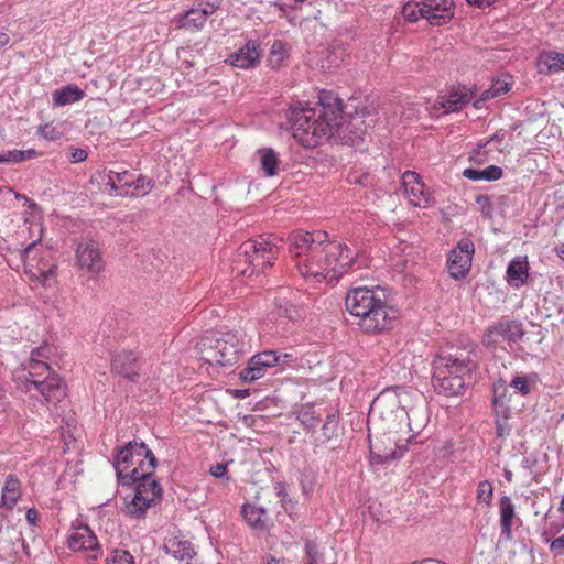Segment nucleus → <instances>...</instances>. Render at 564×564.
Here are the masks:
<instances>
[{"label":"nucleus","mask_w":564,"mask_h":564,"mask_svg":"<svg viewBox=\"0 0 564 564\" xmlns=\"http://www.w3.org/2000/svg\"><path fill=\"white\" fill-rule=\"evenodd\" d=\"M370 111L357 99L346 105L334 91L322 90L315 107H291L288 119L293 137L304 148H315L332 138L358 147L366 141Z\"/></svg>","instance_id":"1"},{"label":"nucleus","mask_w":564,"mask_h":564,"mask_svg":"<svg viewBox=\"0 0 564 564\" xmlns=\"http://www.w3.org/2000/svg\"><path fill=\"white\" fill-rule=\"evenodd\" d=\"M288 245L297 271L305 279L338 280L366 264V258L347 245L327 240L325 231H293L288 237Z\"/></svg>","instance_id":"2"},{"label":"nucleus","mask_w":564,"mask_h":564,"mask_svg":"<svg viewBox=\"0 0 564 564\" xmlns=\"http://www.w3.org/2000/svg\"><path fill=\"white\" fill-rule=\"evenodd\" d=\"M400 392H405V388L401 386H392L383 389L372 401L368 424H372L377 434L382 432L380 436L369 434L370 463L372 465H384L403 455L401 446L398 445L395 435L389 429L386 431L379 425L378 420H383V415H392L400 409Z\"/></svg>","instance_id":"3"},{"label":"nucleus","mask_w":564,"mask_h":564,"mask_svg":"<svg viewBox=\"0 0 564 564\" xmlns=\"http://www.w3.org/2000/svg\"><path fill=\"white\" fill-rule=\"evenodd\" d=\"M345 306L351 315L359 317L360 328L368 334L390 329L398 314L381 290L366 286L350 290L345 297Z\"/></svg>","instance_id":"4"},{"label":"nucleus","mask_w":564,"mask_h":564,"mask_svg":"<svg viewBox=\"0 0 564 564\" xmlns=\"http://www.w3.org/2000/svg\"><path fill=\"white\" fill-rule=\"evenodd\" d=\"M115 469L118 481L126 486L128 480L138 475L150 476L154 474L158 459L144 442L137 440L115 448Z\"/></svg>","instance_id":"5"},{"label":"nucleus","mask_w":564,"mask_h":564,"mask_svg":"<svg viewBox=\"0 0 564 564\" xmlns=\"http://www.w3.org/2000/svg\"><path fill=\"white\" fill-rule=\"evenodd\" d=\"M245 343L237 334L207 333L198 343L200 357L209 365L228 366L237 362L243 352Z\"/></svg>","instance_id":"6"},{"label":"nucleus","mask_w":564,"mask_h":564,"mask_svg":"<svg viewBox=\"0 0 564 564\" xmlns=\"http://www.w3.org/2000/svg\"><path fill=\"white\" fill-rule=\"evenodd\" d=\"M29 377L28 390L33 387L47 403L55 404L65 398V384L57 375L52 373L48 364L31 360Z\"/></svg>","instance_id":"7"},{"label":"nucleus","mask_w":564,"mask_h":564,"mask_svg":"<svg viewBox=\"0 0 564 564\" xmlns=\"http://www.w3.org/2000/svg\"><path fill=\"white\" fill-rule=\"evenodd\" d=\"M279 247L274 240L259 237L254 240H247L237 250V261L248 263L252 268L249 275L254 272H263L265 267L273 265L276 259Z\"/></svg>","instance_id":"8"},{"label":"nucleus","mask_w":564,"mask_h":564,"mask_svg":"<svg viewBox=\"0 0 564 564\" xmlns=\"http://www.w3.org/2000/svg\"><path fill=\"white\" fill-rule=\"evenodd\" d=\"M475 349L471 346L463 348H444L433 360V369L445 370L446 372L470 376L477 368Z\"/></svg>","instance_id":"9"},{"label":"nucleus","mask_w":564,"mask_h":564,"mask_svg":"<svg viewBox=\"0 0 564 564\" xmlns=\"http://www.w3.org/2000/svg\"><path fill=\"white\" fill-rule=\"evenodd\" d=\"M524 334L523 324L520 321L503 316L486 329L482 345L488 349L495 350L502 341L508 344L520 341Z\"/></svg>","instance_id":"10"},{"label":"nucleus","mask_w":564,"mask_h":564,"mask_svg":"<svg viewBox=\"0 0 564 564\" xmlns=\"http://www.w3.org/2000/svg\"><path fill=\"white\" fill-rule=\"evenodd\" d=\"M75 259L77 270L89 279H96L105 269V260L94 241L78 243Z\"/></svg>","instance_id":"11"},{"label":"nucleus","mask_w":564,"mask_h":564,"mask_svg":"<svg viewBox=\"0 0 564 564\" xmlns=\"http://www.w3.org/2000/svg\"><path fill=\"white\" fill-rule=\"evenodd\" d=\"M402 184L412 205L426 208L435 203L433 195L425 188L416 172L406 171L402 175Z\"/></svg>","instance_id":"12"},{"label":"nucleus","mask_w":564,"mask_h":564,"mask_svg":"<svg viewBox=\"0 0 564 564\" xmlns=\"http://www.w3.org/2000/svg\"><path fill=\"white\" fill-rule=\"evenodd\" d=\"M279 364V358L271 350H264L252 356L239 377L242 382H253L265 376L269 368Z\"/></svg>","instance_id":"13"},{"label":"nucleus","mask_w":564,"mask_h":564,"mask_svg":"<svg viewBox=\"0 0 564 564\" xmlns=\"http://www.w3.org/2000/svg\"><path fill=\"white\" fill-rule=\"evenodd\" d=\"M141 362L138 355L132 350H121L112 355L111 371L132 382L140 377Z\"/></svg>","instance_id":"14"},{"label":"nucleus","mask_w":564,"mask_h":564,"mask_svg":"<svg viewBox=\"0 0 564 564\" xmlns=\"http://www.w3.org/2000/svg\"><path fill=\"white\" fill-rule=\"evenodd\" d=\"M67 543L72 551L90 552L91 558H97L100 553L97 536L87 524L74 528L68 535Z\"/></svg>","instance_id":"15"},{"label":"nucleus","mask_w":564,"mask_h":564,"mask_svg":"<svg viewBox=\"0 0 564 564\" xmlns=\"http://www.w3.org/2000/svg\"><path fill=\"white\" fill-rule=\"evenodd\" d=\"M432 383L437 394L445 397H457L465 390V377L446 372L441 369H433Z\"/></svg>","instance_id":"16"},{"label":"nucleus","mask_w":564,"mask_h":564,"mask_svg":"<svg viewBox=\"0 0 564 564\" xmlns=\"http://www.w3.org/2000/svg\"><path fill=\"white\" fill-rule=\"evenodd\" d=\"M420 10L432 25H443L454 15V4L451 0H421Z\"/></svg>","instance_id":"17"},{"label":"nucleus","mask_w":564,"mask_h":564,"mask_svg":"<svg viewBox=\"0 0 564 564\" xmlns=\"http://www.w3.org/2000/svg\"><path fill=\"white\" fill-rule=\"evenodd\" d=\"M162 549L166 554L184 564H191V561L197 555L193 543L181 536L165 539Z\"/></svg>","instance_id":"18"},{"label":"nucleus","mask_w":564,"mask_h":564,"mask_svg":"<svg viewBox=\"0 0 564 564\" xmlns=\"http://www.w3.org/2000/svg\"><path fill=\"white\" fill-rule=\"evenodd\" d=\"M126 486H134V492L151 499L153 503H159L162 499V487L154 478V474L150 476L138 475L128 480Z\"/></svg>","instance_id":"19"},{"label":"nucleus","mask_w":564,"mask_h":564,"mask_svg":"<svg viewBox=\"0 0 564 564\" xmlns=\"http://www.w3.org/2000/svg\"><path fill=\"white\" fill-rule=\"evenodd\" d=\"M235 67L250 68L256 66L260 59V45L257 41H248L241 48L229 56Z\"/></svg>","instance_id":"20"},{"label":"nucleus","mask_w":564,"mask_h":564,"mask_svg":"<svg viewBox=\"0 0 564 564\" xmlns=\"http://www.w3.org/2000/svg\"><path fill=\"white\" fill-rule=\"evenodd\" d=\"M529 261L528 257H516L513 258L507 268L506 279L510 286L520 289L528 283L529 279Z\"/></svg>","instance_id":"21"},{"label":"nucleus","mask_w":564,"mask_h":564,"mask_svg":"<svg viewBox=\"0 0 564 564\" xmlns=\"http://www.w3.org/2000/svg\"><path fill=\"white\" fill-rule=\"evenodd\" d=\"M476 94V88H468L466 86L453 89L446 97L442 98L440 105L444 108L445 112H455L463 109L467 104L470 102Z\"/></svg>","instance_id":"22"},{"label":"nucleus","mask_w":564,"mask_h":564,"mask_svg":"<svg viewBox=\"0 0 564 564\" xmlns=\"http://www.w3.org/2000/svg\"><path fill=\"white\" fill-rule=\"evenodd\" d=\"M538 70L543 75L564 73V53L552 50L541 51L536 57Z\"/></svg>","instance_id":"23"},{"label":"nucleus","mask_w":564,"mask_h":564,"mask_svg":"<svg viewBox=\"0 0 564 564\" xmlns=\"http://www.w3.org/2000/svg\"><path fill=\"white\" fill-rule=\"evenodd\" d=\"M152 506H155V503H153L151 499L133 492V496L130 499L129 497H126L122 512L132 519L140 520L145 518L147 511Z\"/></svg>","instance_id":"24"},{"label":"nucleus","mask_w":564,"mask_h":564,"mask_svg":"<svg viewBox=\"0 0 564 564\" xmlns=\"http://www.w3.org/2000/svg\"><path fill=\"white\" fill-rule=\"evenodd\" d=\"M470 256L456 253V251H449L447 257V268L452 278L455 280L465 278L470 269Z\"/></svg>","instance_id":"25"},{"label":"nucleus","mask_w":564,"mask_h":564,"mask_svg":"<svg viewBox=\"0 0 564 564\" xmlns=\"http://www.w3.org/2000/svg\"><path fill=\"white\" fill-rule=\"evenodd\" d=\"M241 513L247 523L254 530L267 529L269 517L265 508L246 503L242 506Z\"/></svg>","instance_id":"26"},{"label":"nucleus","mask_w":564,"mask_h":564,"mask_svg":"<svg viewBox=\"0 0 564 564\" xmlns=\"http://www.w3.org/2000/svg\"><path fill=\"white\" fill-rule=\"evenodd\" d=\"M21 497V482L17 475L9 474L2 488L1 505L12 509Z\"/></svg>","instance_id":"27"},{"label":"nucleus","mask_w":564,"mask_h":564,"mask_svg":"<svg viewBox=\"0 0 564 564\" xmlns=\"http://www.w3.org/2000/svg\"><path fill=\"white\" fill-rule=\"evenodd\" d=\"M501 534L506 539H511L512 520L516 516L514 505L509 496H502L499 500Z\"/></svg>","instance_id":"28"},{"label":"nucleus","mask_w":564,"mask_h":564,"mask_svg":"<svg viewBox=\"0 0 564 564\" xmlns=\"http://www.w3.org/2000/svg\"><path fill=\"white\" fill-rule=\"evenodd\" d=\"M84 97V90L77 85H67L53 93V104L56 107H62L79 101Z\"/></svg>","instance_id":"29"},{"label":"nucleus","mask_w":564,"mask_h":564,"mask_svg":"<svg viewBox=\"0 0 564 564\" xmlns=\"http://www.w3.org/2000/svg\"><path fill=\"white\" fill-rule=\"evenodd\" d=\"M338 415L335 413H328L324 421L321 432L314 437V445L316 447L326 445L337 434L338 429Z\"/></svg>","instance_id":"30"},{"label":"nucleus","mask_w":564,"mask_h":564,"mask_svg":"<svg viewBox=\"0 0 564 564\" xmlns=\"http://www.w3.org/2000/svg\"><path fill=\"white\" fill-rule=\"evenodd\" d=\"M502 175L503 170L497 165H489L485 170L468 167L463 171V176L470 181H498Z\"/></svg>","instance_id":"31"},{"label":"nucleus","mask_w":564,"mask_h":564,"mask_svg":"<svg viewBox=\"0 0 564 564\" xmlns=\"http://www.w3.org/2000/svg\"><path fill=\"white\" fill-rule=\"evenodd\" d=\"M492 409L494 411H511L510 393L507 383L502 380L495 382L492 387Z\"/></svg>","instance_id":"32"},{"label":"nucleus","mask_w":564,"mask_h":564,"mask_svg":"<svg viewBox=\"0 0 564 564\" xmlns=\"http://www.w3.org/2000/svg\"><path fill=\"white\" fill-rule=\"evenodd\" d=\"M296 416L306 430L315 429L322 420V413L313 404L302 405Z\"/></svg>","instance_id":"33"},{"label":"nucleus","mask_w":564,"mask_h":564,"mask_svg":"<svg viewBox=\"0 0 564 564\" xmlns=\"http://www.w3.org/2000/svg\"><path fill=\"white\" fill-rule=\"evenodd\" d=\"M207 18L195 8L187 10L178 20L180 26L188 29L191 31L200 30Z\"/></svg>","instance_id":"34"},{"label":"nucleus","mask_w":564,"mask_h":564,"mask_svg":"<svg viewBox=\"0 0 564 564\" xmlns=\"http://www.w3.org/2000/svg\"><path fill=\"white\" fill-rule=\"evenodd\" d=\"M305 564H324V549L316 540L306 539L304 543Z\"/></svg>","instance_id":"35"},{"label":"nucleus","mask_w":564,"mask_h":564,"mask_svg":"<svg viewBox=\"0 0 564 564\" xmlns=\"http://www.w3.org/2000/svg\"><path fill=\"white\" fill-rule=\"evenodd\" d=\"M288 57V48L286 43L283 41L276 40L272 43L270 53H269V65L272 68H279L282 66L284 59Z\"/></svg>","instance_id":"36"},{"label":"nucleus","mask_w":564,"mask_h":564,"mask_svg":"<svg viewBox=\"0 0 564 564\" xmlns=\"http://www.w3.org/2000/svg\"><path fill=\"white\" fill-rule=\"evenodd\" d=\"M406 415L409 419V430L413 434H419L426 426L427 415L423 409L416 406L412 408Z\"/></svg>","instance_id":"37"},{"label":"nucleus","mask_w":564,"mask_h":564,"mask_svg":"<svg viewBox=\"0 0 564 564\" xmlns=\"http://www.w3.org/2000/svg\"><path fill=\"white\" fill-rule=\"evenodd\" d=\"M261 167L267 176H273L276 174L278 167V155L272 149H262L259 151Z\"/></svg>","instance_id":"38"},{"label":"nucleus","mask_w":564,"mask_h":564,"mask_svg":"<svg viewBox=\"0 0 564 564\" xmlns=\"http://www.w3.org/2000/svg\"><path fill=\"white\" fill-rule=\"evenodd\" d=\"M276 307L278 314L290 321H297L302 317L301 308L285 297L276 301Z\"/></svg>","instance_id":"39"},{"label":"nucleus","mask_w":564,"mask_h":564,"mask_svg":"<svg viewBox=\"0 0 564 564\" xmlns=\"http://www.w3.org/2000/svg\"><path fill=\"white\" fill-rule=\"evenodd\" d=\"M131 187H133V189H129L130 196H143L152 191V188L154 187V182L153 180L143 175H139L137 178L132 176Z\"/></svg>","instance_id":"40"},{"label":"nucleus","mask_w":564,"mask_h":564,"mask_svg":"<svg viewBox=\"0 0 564 564\" xmlns=\"http://www.w3.org/2000/svg\"><path fill=\"white\" fill-rule=\"evenodd\" d=\"M511 411H494L495 413V425H496V436L499 438H505L510 435L511 425L509 424Z\"/></svg>","instance_id":"41"},{"label":"nucleus","mask_w":564,"mask_h":564,"mask_svg":"<svg viewBox=\"0 0 564 564\" xmlns=\"http://www.w3.org/2000/svg\"><path fill=\"white\" fill-rule=\"evenodd\" d=\"M132 174H130L128 171L122 172H115L109 171L108 178L112 180L113 183H118L121 186V196H128L129 189L131 188V178Z\"/></svg>","instance_id":"42"},{"label":"nucleus","mask_w":564,"mask_h":564,"mask_svg":"<svg viewBox=\"0 0 564 564\" xmlns=\"http://www.w3.org/2000/svg\"><path fill=\"white\" fill-rule=\"evenodd\" d=\"M421 0H411L405 3L402 8V14L409 22H416L420 19H424V13L420 10Z\"/></svg>","instance_id":"43"},{"label":"nucleus","mask_w":564,"mask_h":564,"mask_svg":"<svg viewBox=\"0 0 564 564\" xmlns=\"http://www.w3.org/2000/svg\"><path fill=\"white\" fill-rule=\"evenodd\" d=\"M7 163H20L26 160L35 159L39 153L34 149L9 150L6 152Z\"/></svg>","instance_id":"44"},{"label":"nucleus","mask_w":564,"mask_h":564,"mask_svg":"<svg viewBox=\"0 0 564 564\" xmlns=\"http://www.w3.org/2000/svg\"><path fill=\"white\" fill-rule=\"evenodd\" d=\"M106 564H134V560L130 552L116 549L107 558Z\"/></svg>","instance_id":"45"},{"label":"nucleus","mask_w":564,"mask_h":564,"mask_svg":"<svg viewBox=\"0 0 564 564\" xmlns=\"http://www.w3.org/2000/svg\"><path fill=\"white\" fill-rule=\"evenodd\" d=\"M494 489L488 480L480 481L477 488V500L489 506L492 500Z\"/></svg>","instance_id":"46"},{"label":"nucleus","mask_w":564,"mask_h":564,"mask_svg":"<svg viewBox=\"0 0 564 564\" xmlns=\"http://www.w3.org/2000/svg\"><path fill=\"white\" fill-rule=\"evenodd\" d=\"M220 7V0H196L195 9H198L206 18L216 12Z\"/></svg>","instance_id":"47"},{"label":"nucleus","mask_w":564,"mask_h":564,"mask_svg":"<svg viewBox=\"0 0 564 564\" xmlns=\"http://www.w3.org/2000/svg\"><path fill=\"white\" fill-rule=\"evenodd\" d=\"M476 203L478 204L480 213L484 217H492L494 206L488 195H478L476 198Z\"/></svg>","instance_id":"48"},{"label":"nucleus","mask_w":564,"mask_h":564,"mask_svg":"<svg viewBox=\"0 0 564 564\" xmlns=\"http://www.w3.org/2000/svg\"><path fill=\"white\" fill-rule=\"evenodd\" d=\"M451 251H456V253L470 256L471 259L475 252V246L469 238H463L457 242V246Z\"/></svg>","instance_id":"49"},{"label":"nucleus","mask_w":564,"mask_h":564,"mask_svg":"<svg viewBox=\"0 0 564 564\" xmlns=\"http://www.w3.org/2000/svg\"><path fill=\"white\" fill-rule=\"evenodd\" d=\"M510 387L519 391L522 395H527L531 391V387L527 377H514L510 382Z\"/></svg>","instance_id":"50"},{"label":"nucleus","mask_w":564,"mask_h":564,"mask_svg":"<svg viewBox=\"0 0 564 564\" xmlns=\"http://www.w3.org/2000/svg\"><path fill=\"white\" fill-rule=\"evenodd\" d=\"M506 137V131H503L502 129L498 130L495 134H492L489 139H487L484 143H479L477 145V149H475L474 153L476 155H479L481 154V152L484 151L485 147L487 144H489L490 142L492 141H496V142H499V141H502Z\"/></svg>","instance_id":"51"},{"label":"nucleus","mask_w":564,"mask_h":564,"mask_svg":"<svg viewBox=\"0 0 564 564\" xmlns=\"http://www.w3.org/2000/svg\"><path fill=\"white\" fill-rule=\"evenodd\" d=\"M272 351L279 358L278 365L293 366L299 360V357L296 355H294L293 352H281L279 350H272Z\"/></svg>","instance_id":"52"},{"label":"nucleus","mask_w":564,"mask_h":564,"mask_svg":"<svg viewBox=\"0 0 564 564\" xmlns=\"http://www.w3.org/2000/svg\"><path fill=\"white\" fill-rule=\"evenodd\" d=\"M510 84L503 79H496L491 84V89L497 97L507 94L510 90Z\"/></svg>","instance_id":"53"},{"label":"nucleus","mask_w":564,"mask_h":564,"mask_svg":"<svg viewBox=\"0 0 564 564\" xmlns=\"http://www.w3.org/2000/svg\"><path fill=\"white\" fill-rule=\"evenodd\" d=\"M26 273H30L32 279H37L42 284H45L46 281L54 275V267L47 270L39 269V273L32 272V270L26 271Z\"/></svg>","instance_id":"54"},{"label":"nucleus","mask_w":564,"mask_h":564,"mask_svg":"<svg viewBox=\"0 0 564 564\" xmlns=\"http://www.w3.org/2000/svg\"><path fill=\"white\" fill-rule=\"evenodd\" d=\"M209 471L216 478H224L227 475V465L223 463H217L210 466Z\"/></svg>","instance_id":"55"},{"label":"nucleus","mask_w":564,"mask_h":564,"mask_svg":"<svg viewBox=\"0 0 564 564\" xmlns=\"http://www.w3.org/2000/svg\"><path fill=\"white\" fill-rule=\"evenodd\" d=\"M39 132L43 138L47 140H55L57 138V132L55 131V129L50 128L47 124L40 127Z\"/></svg>","instance_id":"56"},{"label":"nucleus","mask_w":564,"mask_h":564,"mask_svg":"<svg viewBox=\"0 0 564 564\" xmlns=\"http://www.w3.org/2000/svg\"><path fill=\"white\" fill-rule=\"evenodd\" d=\"M87 159V151L84 149H74L70 154V161L73 163L83 162Z\"/></svg>","instance_id":"57"},{"label":"nucleus","mask_w":564,"mask_h":564,"mask_svg":"<svg viewBox=\"0 0 564 564\" xmlns=\"http://www.w3.org/2000/svg\"><path fill=\"white\" fill-rule=\"evenodd\" d=\"M25 519L29 524L36 525L39 521V511L35 508L28 509Z\"/></svg>","instance_id":"58"},{"label":"nucleus","mask_w":564,"mask_h":564,"mask_svg":"<svg viewBox=\"0 0 564 564\" xmlns=\"http://www.w3.org/2000/svg\"><path fill=\"white\" fill-rule=\"evenodd\" d=\"M36 245H37V242L33 241L28 247H25L23 249L21 257H22V260H23L25 265H26L28 260L30 259L31 254L34 252V249H35Z\"/></svg>","instance_id":"59"},{"label":"nucleus","mask_w":564,"mask_h":564,"mask_svg":"<svg viewBox=\"0 0 564 564\" xmlns=\"http://www.w3.org/2000/svg\"><path fill=\"white\" fill-rule=\"evenodd\" d=\"M563 549H564V534L560 538L554 539L550 545V550L552 552H557Z\"/></svg>","instance_id":"60"},{"label":"nucleus","mask_w":564,"mask_h":564,"mask_svg":"<svg viewBox=\"0 0 564 564\" xmlns=\"http://www.w3.org/2000/svg\"><path fill=\"white\" fill-rule=\"evenodd\" d=\"M468 4L477 8H487L494 4L497 0H466Z\"/></svg>","instance_id":"61"},{"label":"nucleus","mask_w":564,"mask_h":564,"mask_svg":"<svg viewBox=\"0 0 564 564\" xmlns=\"http://www.w3.org/2000/svg\"><path fill=\"white\" fill-rule=\"evenodd\" d=\"M497 96L495 95V93L492 91L491 87L484 90L480 95V98L481 100H484L485 102L492 99V98H496Z\"/></svg>","instance_id":"62"},{"label":"nucleus","mask_w":564,"mask_h":564,"mask_svg":"<svg viewBox=\"0 0 564 564\" xmlns=\"http://www.w3.org/2000/svg\"><path fill=\"white\" fill-rule=\"evenodd\" d=\"M276 489H278V492H276L278 496L281 498V501L284 502L285 498L288 496L284 485L279 482Z\"/></svg>","instance_id":"63"},{"label":"nucleus","mask_w":564,"mask_h":564,"mask_svg":"<svg viewBox=\"0 0 564 564\" xmlns=\"http://www.w3.org/2000/svg\"><path fill=\"white\" fill-rule=\"evenodd\" d=\"M9 41H10L9 35L4 32H0V48L8 45Z\"/></svg>","instance_id":"64"}]
</instances>
